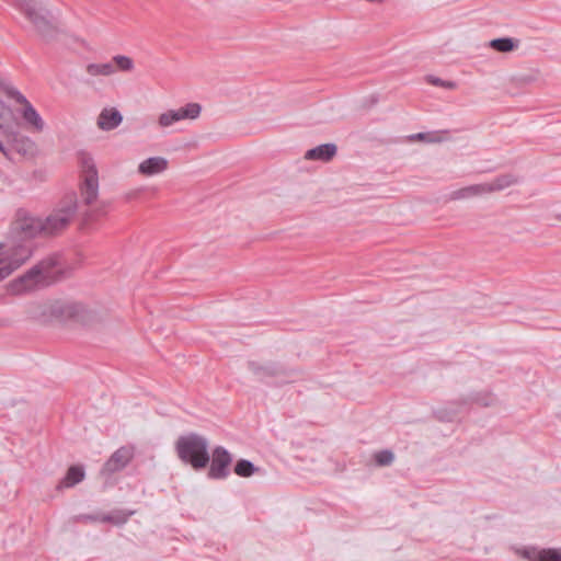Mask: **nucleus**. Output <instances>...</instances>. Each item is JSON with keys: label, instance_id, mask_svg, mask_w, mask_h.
I'll list each match as a JSON object with an SVG mask.
<instances>
[{"label": "nucleus", "instance_id": "f257e3e1", "mask_svg": "<svg viewBox=\"0 0 561 561\" xmlns=\"http://www.w3.org/2000/svg\"><path fill=\"white\" fill-rule=\"evenodd\" d=\"M175 451L179 459L194 470L204 469L210 461L209 442L197 433L180 436L175 442Z\"/></svg>", "mask_w": 561, "mask_h": 561}, {"label": "nucleus", "instance_id": "f03ea898", "mask_svg": "<svg viewBox=\"0 0 561 561\" xmlns=\"http://www.w3.org/2000/svg\"><path fill=\"white\" fill-rule=\"evenodd\" d=\"M78 209L77 195H66L57 207L42 219L43 236H54L65 230L73 219Z\"/></svg>", "mask_w": 561, "mask_h": 561}, {"label": "nucleus", "instance_id": "7ed1b4c3", "mask_svg": "<svg viewBox=\"0 0 561 561\" xmlns=\"http://www.w3.org/2000/svg\"><path fill=\"white\" fill-rule=\"evenodd\" d=\"M11 234L15 241H23V243L14 244L11 248L24 244L33 247L31 240L37 236H43L42 219L34 217L27 210L20 208L16 210L15 219L12 222ZM33 250L34 248H32V251Z\"/></svg>", "mask_w": 561, "mask_h": 561}, {"label": "nucleus", "instance_id": "20e7f679", "mask_svg": "<svg viewBox=\"0 0 561 561\" xmlns=\"http://www.w3.org/2000/svg\"><path fill=\"white\" fill-rule=\"evenodd\" d=\"M55 263L51 257L41 261L12 284L13 290L21 293L47 286L53 279Z\"/></svg>", "mask_w": 561, "mask_h": 561}, {"label": "nucleus", "instance_id": "39448f33", "mask_svg": "<svg viewBox=\"0 0 561 561\" xmlns=\"http://www.w3.org/2000/svg\"><path fill=\"white\" fill-rule=\"evenodd\" d=\"M19 8L41 36L44 38L53 36L55 27L50 21L49 11L42 1L19 0Z\"/></svg>", "mask_w": 561, "mask_h": 561}, {"label": "nucleus", "instance_id": "423d86ee", "mask_svg": "<svg viewBox=\"0 0 561 561\" xmlns=\"http://www.w3.org/2000/svg\"><path fill=\"white\" fill-rule=\"evenodd\" d=\"M0 91L3 92L9 99H13L18 103L23 105L21 115L30 130L36 133H42L44 130L45 123L42 116L27 101V99L10 81L1 80Z\"/></svg>", "mask_w": 561, "mask_h": 561}, {"label": "nucleus", "instance_id": "0eeeda50", "mask_svg": "<svg viewBox=\"0 0 561 561\" xmlns=\"http://www.w3.org/2000/svg\"><path fill=\"white\" fill-rule=\"evenodd\" d=\"M82 183L80 186L81 201L87 206H92L99 196V175L96 165L90 156L81 158Z\"/></svg>", "mask_w": 561, "mask_h": 561}, {"label": "nucleus", "instance_id": "6e6552de", "mask_svg": "<svg viewBox=\"0 0 561 561\" xmlns=\"http://www.w3.org/2000/svg\"><path fill=\"white\" fill-rule=\"evenodd\" d=\"M32 256L30 244L15 248H3L0 245V282L18 270Z\"/></svg>", "mask_w": 561, "mask_h": 561}, {"label": "nucleus", "instance_id": "1a4fd4ad", "mask_svg": "<svg viewBox=\"0 0 561 561\" xmlns=\"http://www.w3.org/2000/svg\"><path fill=\"white\" fill-rule=\"evenodd\" d=\"M231 462V454L225 447L217 446L213 450L208 477L216 480L227 478Z\"/></svg>", "mask_w": 561, "mask_h": 561}, {"label": "nucleus", "instance_id": "9d476101", "mask_svg": "<svg viewBox=\"0 0 561 561\" xmlns=\"http://www.w3.org/2000/svg\"><path fill=\"white\" fill-rule=\"evenodd\" d=\"M134 451L130 447L123 446L118 448L102 468L103 474H112L123 470L133 459Z\"/></svg>", "mask_w": 561, "mask_h": 561}, {"label": "nucleus", "instance_id": "9b49d317", "mask_svg": "<svg viewBox=\"0 0 561 561\" xmlns=\"http://www.w3.org/2000/svg\"><path fill=\"white\" fill-rule=\"evenodd\" d=\"M8 136L12 138V149L24 158H33L37 153L36 144L27 136L20 135L12 130Z\"/></svg>", "mask_w": 561, "mask_h": 561}, {"label": "nucleus", "instance_id": "f8f14e48", "mask_svg": "<svg viewBox=\"0 0 561 561\" xmlns=\"http://www.w3.org/2000/svg\"><path fill=\"white\" fill-rule=\"evenodd\" d=\"M123 122V115L114 107L103 108L98 117V127L102 130H113Z\"/></svg>", "mask_w": 561, "mask_h": 561}, {"label": "nucleus", "instance_id": "ddd939ff", "mask_svg": "<svg viewBox=\"0 0 561 561\" xmlns=\"http://www.w3.org/2000/svg\"><path fill=\"white\" fill-rule=\"evenodd\" d=\"M168 168V160L163 157H150L138 165V172L146 176L162 173Z\"/></svg>", "mask_w": 561, "mask_h": 561}, {"label": "nucleus", "instance_id": "4468645a", "mask_svg": "<svg viewBox=\"0 0 561 561\" xmlns=\"http://www.w3.org/2000/svg\"><path fill=\"white\" fill-rule=\"evenodd\" d=\"M249 369L253 373V375L260 379L264 380L270 377L277 376L282 373V368L276 363L267 362H249Z\"/></svg>", "mask_w": 561, "mask_h": 561}, {"label": "nucleus", "instance_id": "2eb2a0df", "mask_svg": "<svg viewBox=\"0 0 561 561\" xmlns=\"http://www.w3.org/2000/svg\"><path fill=\"white\" fill-rule=\"evenodd\" d=\"M336 146L334 144H322L305 153L307 160L330 161L336 154Z\"/></svg>", "mask_w": 561, "mask_h": 561}, {"label": "nucleus", "instance_id": "dca6fc26", "mask_svg": "<svg viewBox=\"0 0 561 561\" xmlns=\"http://www.w3.org/2000/svg\"><path fill=\"white\" fill-rule=\"evenodd\" d=\"M481 195H485L483 183L473 184V185H469L466 187H461L459 190H455V191L450 192L448 197L451 201H459V199H467V198H471L474 196H481Z\"/></svg>", "mask_w": 561, "mask_h": 561}, {"label": "nucleus", "instance_id": "f3484780", "mask_svg": "<svg viewBox=\"0 0 561 561\" xmlns=\"http://www.w3.org/2000/svg\"><path fill=\"white\" fill-rule=\"evenodd\" d=\"M518 182L517 178H515L512 174H503L497 178H495L493 181L484 184V191L485 194H490L493 192L503 191L513 184H516Z\"/></svg>", "mask_w": 561, "mask_h": 561}, {"label": "nucleus", "instance_id": "a211bd4d", "mask_svg": "<svg viewBox=\"0 0 561 561\" xmlns=\"http://www.w3.org/2000/svg\"><path fill=\"white\" fill-rule=\"evenodd\" d=\"M84 479V470L80 466H71L64 479L57 485L58 489L72 488Z\"/></svg>", "mask_w": 561, "mask_h": 561}, {"label": "nucleus", "instance_id": "6ab92c4d", "mask_svg": "<svg viewBox=\"0 0 561 561\" xmlns=\"http://www.w3.org/2000/svg\"><path fill=\"white\" fill-rule=\"evenodd\" d=\"M15 116L10 106L0 101V129L5 134L12 133L15 128Z\"/></svg>", "mask_w": 561, "mask_h": 561}, {"label": "nucleus", "instance_id": "aec40b11", "mask_svg": "<svg viewBox=\"0 0 561 561\" xmlns=\"http://www.w3.org/2000/svg\"><path fill=\"white\" fill-rule=\"evenodd\" d=\"M525 557L533 561H561L560 553L552 549H528L525 551Z\"/></svg>", "mask_w": 561, "mask_h": 561}, {"label": "nucleus", "instance_id": "412c9836", "mask_svg": "<svg viewBox=\"0 0 561 561\" xmlns=\"http://www.w3.org/2000/svg\"><path fill=\"white\" fill-rule=\"evenodd\" d=\"M85 71L91 77H110L116 72L115 66L110 62H93L89 64Z\"/></svg>", "mask_w": 561, "mask_h": 561}, {"label": "nucleus", "instance_id": "4be33fe9", "mask_svg": "<svg viewBox=\"0 0 561 561\" xmlns=\"http://www.w3.org/2000/svg\"><path fill=\"white\" fill-rule=\"evenodd\" d=\"M179 121H194L199 117L202 112V106L198 103L192 102L187 103L184 106L179 108H174Z\"/></svg>", "mask_w": 561, "mask_h": 561}, {"label": "nucleus", "instance_id": "5701e85b", "mask_svg": "<svg viewBox=\"0 0 561 561\" xmlns=\"http://www.w3.org/2000/svg\"><path fill=\"white\" fill-rule=\"evenodd\" d=\"M489 45L496 51L510 53L518 47V42L511 37H501L492 39Z\"/></svg>", "mask_w": 561, "mask_h": 561}, {"label": "nucleus", "instance_id": "b1692460", "mask_svg": "<svg viewBox=\"0 0 561 561\" xmlns=\"http://www.w3.org/2000/svg\"><path fill=\"white\" fill-rule=\"evenodd\" d=\"M108 206L110 203L105 201L98 203L94 207L90 208L84 213V222L89 224L98 220L100 217L105 216L107 214Z\"/></svg>", "mask_w": 561, "mask_h": 561}, {"label": "nucleus", "instance_id": "393cba45", "mask_svg": "<svg viewBox=\"0 0 561 561\" xmlns=\"http://www.w3.org/2000/svg\"><path fill=\"white\" fill-rule=\"evenodd\" d=\"M260 469L253 462L247 459H240L234 466V473L242 478H249Z\"/></svg>", "mask_w": 561, "mask_h": 561}, {"label": "nucleus", "instance_id": "a878e982", "mask_svg": "<svg viewBox=\"0 0 561 561\" xmlns=\"http://www.w3.org/2000/svg\"><path fill=\"white\" fill-rule=\"evenodd\" d=\"M111 62L115 66L116 70H119L123 72L133 71L135 68L134 60L126 55H115L112 58Z\"/></svg>", "mask_w": 561, "mask_h": 561}, {"label": "nucleus", "instance_id": "bb28decb", "mask_svg": "<svg viewBox=\"0 0 561 561\" xmlns=\"http://www.w3.org/2000/svg\"><path fill=\"white\" fill-rule=\"evenodd\" d=\"M73 523H112L114 518L111 515H91L80 514L72 517Z\"/></svg>", "mask_w": 561, "mask_h": 561}, {"label": "nucleus", "instance_id": "cd10ccee", "mask_svg": "<svg viewBox=\"0 0 561 561\" xmlns=\"http://www.w3.org/2000/svg\"><path fill=\"white\" fill-rule=\"evenodd\" d=\"M179 117L174 108L168 110L161 113L158 117V125L161 128L170 127L176 123H179Z\"/></svg>", "mask_w": 561, "mask_h": 561}, {"label": "nucleus", "instance_id": "c85d7f7f", "mask_svg": "<svg viewBox=\"0 0 561 561\" xmlns=\"http://www.w3.org/2000/svg\"><path fill=\"white\" fill-rule=\"evenodd\" d=\"M411 140H422L426 142H440L443 138L436 133H417L410 136Z\"/></svg>", "mask_w": 561, "mask_h": 561}, {"label": "nucleus", "instance_id": "c756f323", "mask_svg": "<svg viewBox=\"0 0 561 561\" xmlns=\"http://www.w3.org/2000/svg\"><path fill=\"white\" fill-rule=\"evenodd\" d=\"M393 459V453L390 450H381L375 456V460L379 466H389Z\"/></svg>", "mask_w": 561, "mask_h": 561}, {"label": "nucleus", "instance_id": "7c9ffc66", "mask_svg": "<svg viewBox=\"0 0 561 561\" xmlns=\"http://www.w3.org/2000/svg\"><path fill=\"white\" fill-rule=\"evenodd\" d=\"M428 81L432 84H434V85L443 87V88H446V89H455L456 88V83L455 82H453V81H445V80H442L440 78H437V77H430Z\"/></svg>", "mask_w": 561, "mask_h": 561}, {"label": "nucleus", "instance_id": "2f4dec72", "mask_svg": "<svg viewBox=\"0 0 561 561\" xmlns=\"http://www.w3.org/2000/svg\"><path fill=\"white\" fill-rule=\"evenodd\" d=\"M2 154L9 160H14V150L12 149V138H10L9 146H3V150H0Z\"/></svg>", "mask_w": 561, "mask_h": 561}, {"label": "nucleus", "instance_id": "473e14b6", "mask_svg": "<svg viewBox=\"0 0 561 561\" xmlns=\"http://www.w3.org/2000/svg\"><path fill=\"white\" fill-rule=\"evenodd\" d=\"M65 309H66V307H65V306H62V305H60V304H56V305H54V306H53L51 312H53L54 314L64 316V314H65V312H66V310H65Z\"/></svg>", "mask_w": 561, "mask_h": 561}, {"label": "nucleus", "instance_id": "72a5a7b5", "mask_svg": "<svg viewBox=\"0 0 561 561\" xmlns=\"http://www.w3.org/2000/svg\"><path fill=\"white\" fill-rule=\"evenodd\" d=\"M3 142L0 140V150H3Z\"/></svg>", "mask_w": 561, "mask_h": 561}, {"label": "nucleus", "instance_id": "f704fd0d", "mask_svg": "<svg viewBox=\"0 0 561 561\" xmlns=\"http://www.w3.org/2000/svg\"><path fill=\"white\" fill-rule=\"evenodd\" d=\"M557 219L561 221V213L557 215Z\"/></svg>", "mask_w": 561, "mask_h": 561}]
</instances>
